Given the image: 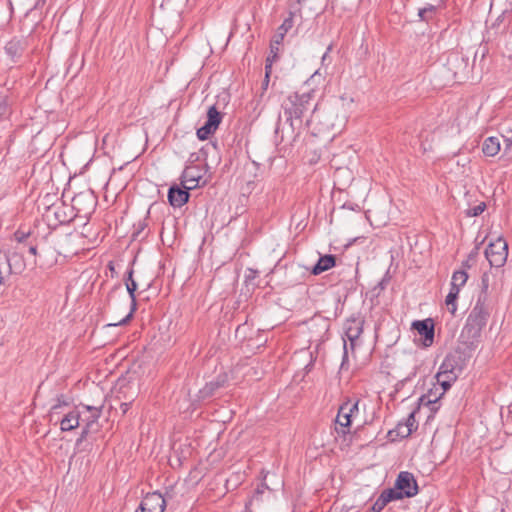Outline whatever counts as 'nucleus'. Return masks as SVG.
I'll use <instances>...</instances> for the list:
<instances>
[{
	"mask_svg": "<svg viewBox=\"0 0 512 512\" xmlns=\"http://www.w3.org/2000/svg\"><path fill=\"white\" fill-rule=\"evenodd\" d=\"M485 300V296L478 297L460 333L459 339L467 347H474L479 342L481 332L487 324L490 313Z\"/></svg>",
	"mask_w": 512,
	"mask_h": 512,
	"instance_id": "1",
	"label": "nucleus"
},
{
	"mask_svg": "<svg viewBox=\"0 0 512 512\" xmlns=\"http://www.w3.org/2000/svg\"><path fill=\"white\" fill-rule=\"evenodd\" d=\"M314 91L295 92L290 94L282 103L286 121L294 128V121L302 122V118L309 111L314 112L317 105L313 103Z\"/></svg>",
	"mask_w": 512,
	"mask_h": 512,
	"instance_id": "2",
	"label": "nucleus"
},
{
	"mask_svg": "<svg viewBox=\"0 0 512 512\" xmlns=\"http://www.w3.org/2000/svg\"><path fill=\"white\" fill-rule=\"evenodd\" d=\"M349 403L350 399L347 397L343 404L340 405L334 421L335 441L342 450L345 448L349 449L352 443V434L350 431L352 424V406H350Z\"/></svg>",
	"mask_w": 512,
	"mask_h": 512,
	"instance_id": "3",
	"label": "nucleus"
},
{
	"mask_svg": "<svg viewBox=\"0 0 512 512\" xmlns=\"http://www.w3.org/2000/svg\"><path fill=\"white\" fill-rule=\"evenodd\" d=\"M485 257L491 267L500 268L504 266L508 257V244L499 237L494 242L489 243L485 249Z\"/></svg>",
	"mask_w": 512,
	"mask_h": 512,
	"instance_id": "4",
	"label": "nucleus"
},
{
	"mask_svg": "<svg viewBox=\"0 0 512 512\" xmlns=\"http://www.w3.org/2000/svg\"><path fill=\"white\" fill-rule=\"evenodd\" d=\"M97 205V199L90 190L79 192L72 198V210L76 211V215L83 217L90 216Z\"/></svg>",
	"mask_w": 512,
	"mask_h": 512,
	"instance_id": "5",
	"label": "nucleus"
},
{
	"mask_svg": "<svg viewBox=\"0 0 512 512\" xmlns=\"http://www.w3.org/2000/svg\"><path fill=\"white\" fill-rule=\"evenodd\" d=\"M223 115L217 110L215 105L209 107L207 111V120L205 124L197 129V137L200 140H206L211 134H213L219 127L222 121Z\"/></svg>",
	"mask_w": 512,
	"mask_h": 512,
	"instance_id": "6",
	"label": "nucleus"
},
{
	"mask_svg": "<svg viewBox=\"0 0 512 512\" xmlns=\"http://www.w3.org/2000/svg\"><path fill=\"white\" fill-rule=\"evenodd\" d=\"M165 508V498L155 491L144 496L135 512H164Z\"/></svg>",
	"mask_w": 512,
	"mask_h": 512,
	"instance_id": "7",
	"label": "nucleus"
},
{
	"mask_svg": "<svg viewBox=\"0 0 512 512\" xmlns=\"http://www.w3.org/2000/svg\"><path fill=\"white\" fill-rule=\"evenodd\" d=\"M394 485L405 498L413 497L418 493V485L416 479L410 472H400Z\"/></svg>",
	"mask_w": 512,
	"mask_h": 512,
	"instance_id": "8",
	"label": "nucleus"
},
{
	"mask_svg": "<svg viewBox=\"0 0 512 512\" xmlns=\"http://www.w3.org/2000/svg\"><path fill=\"white\" fill-rule=\"evenodd\" d=\"M8 266L9 274H21L25 268L26 263L24 257L21 253L16 251H8L4 253L3 257H1V266Z\"/></svg>",
	"mask_w": 512,
	"mask_h": 512,
	"instance_id": "9",
	"label": "nucleus"
},
{
	"mask_svg": "<svg viewBox=\"0 0 512 512\" xmlns=\"http://www.w3.org/2000/svg\"><path fill=\"white\" fill-rule=\"evenodd\" d=\"M192 190L188 185H183V188L178 185H172L168 190V202L174 208H180L185 205L190 197L189 191Z\"/></svg>",
	"mask_w": 512,
	"mask_h": 512,
	"instance_id": "10",
	"label": "nucleus"
},
{
	"mask_svg": "<svg viewBox=\"0 0 512 512\" xmlns=\"http://www.w3.org/2000/svg\"><path fill=\"white\" fill-rule=\"evenodd\" d=\"M412 328L416 330L419 335L423 336V344L425 346H430L433 343L435 329L434 322L431 318L414 321Z\"/></svg>",
	"mask_w": 512,
	"mask_h": 512,
	"instance_id": "11",
	"label": "nucleus"
},
{
	"mask_svg": "<svg viewBox=\"0 0 512 512\" xmlns=\"http://www.w3.org/2000/svg\"><path fill=\"white\" fill-rule=\"evenodd\" d=\"M465 366V359L459 351L449 353L440 365L441 369L447 372H454L456 375H460Z\"/></svg>",
	"mask_w": 512,
	"mask_h": 512,
	"instance_id": "12",
	"label": "nucleus"
},
{
	"mask_svg": "<svg viewBox=\"0 0 512 512\" xmlns=\"http://www.w3.org/2000/svg\"><path fill=\"white\" fill-rule=\"evenodd\" d=\"M27 49V40L24 38H12L5 45V52L13 62H18Z\"/></svg>",
	"mask_w": 512,
	"mask_h": 512,
	"instance_id": "13",
	"label": "nucleus"
},
{
	"mask_svg": "<svg viewBox=\"0 0 512 512\" xmlns=\"http://www.w3.org/2000/svg\"><path fill=\"white\" fill-rule=\"evenodd\" d=\"M202 169L197 165L186 166L181 175V184L187 185L189 181H192V185H188L189 188L195 189L199 186V182L202 179Z\"/></svg>",
	"mask_w": 512,
	"mask_h": 512,
	"instance_id": "14",
	"label": "nucleus"
},
{
	"mask_svg": "<svg viewBox=\"0 0 512 512\" xmlns=\"http://www.w3.org/2000/svg\"><path fill=\"white\" fill-rule=\"evenodd\" d=\"M447 65L453 71L454 76H457L459 72H464L467 69L468 58L458 52H452L448 56Z\"/></svg>",
	"mask_w": 512,
	"mask_h": 512,
	"instance_id": "15",
	"label": "nucleus"
},
{
	"mask_svg": "<svg viewBox=\"0 0 512 512\" xmlns=\"http://www.w3.org/2000/svg\"><path fill=\"white\" fill-rule=\"evenodd\" d=\"M49 212H53L54 218L58 224H68L74 217L72 209L68 208L64 203L52 205Z\"/></svg>",
	"mask_w": 512,
	"mask_h": 512,
	"instance_id": "16",
	"label": "nucleus"
},
{
	"mask_svg": "<svg viewBox=\"0 0 512 512\" xmlns=\"http://www.w3.org/2000/svg\"><path fill=\"white\" fill-rule=\"evenodd\" d=\"M81 421V413L77 409H73L68 413L64 414L60 420V429L65 431H71L77 428Z\"/></svg>",
	"mask_w": 512,
	"mask_h": 512,
	"instance_id": "17",
	"label": "nucleus"
},
{
	"mask_svg": "<svg viewBox=\"0 0 512 512\" xmlns=\"http://www.w3.org/2000/svg\"><path fill=\"white\" fill-rule=\"evenodd\" d=\"M226 381V375H218L215 380L206 383V385L200 390L201 397L208 398L213 396L216 390L225 385Z\"/></svg>",
	"mask_w": 512,
	"mask_h": 512,
	"instance_id": "18",
	"label": "nucleus"
},
{
	"mask_svg": "<svg viewBox=\"0 0 512 512\" xmlns=\"http://www.w3.org/2000/svg\"><path fill=\"white\" fill-rule=\"evenodd\" d=\"M336 257L334 255L328 254L321 256L317 263L313 266L311 272L314 275H319L323 273L324 271H327L328 269L335 266Z\"/></svg>",
	"mask_w": 512,
	"mask_h": 512,
	"instance_id": "19",
	"label": "nucleus"
},
{
	"mask_svg": "<svg viewBox=\"0 0 512 512\" xmlns=\"http://www.w3.org/2000/svg\"><path fill=\"white\" fill-rule=\"evenodd\" d=\"M138 286H129V284L126 286L127 292L129 294L130 298V311L129 313L121 319L118 323L113 324L114 326L118 325H125L127 324L133 317L134 312L137 309V299H136V290Z\"/></svg>",
	"mask_w": 512,
	"mask_h": 512,
	"instance_id": "20",
	"label": "nucleus"
},
{
	"mask_svg": "<svg viewBox=\"0 0 512 512\" xmlns=\"http://www.w3.org/2000/svg\"><path fill=\"white\" fill-rule=\"evenodd\" d=\"M445 6L444 0H439L438 4L432 5L427 4L425 7L420 8L418 11V17L420 21L429 22L436 15L438 9L443 8Z\"/></svg>",
	"mask_w": 512,
	"mask_h": 512,
	"instance_id": "21",
	"label": "nucleus"
},
{
	"mask_svg": "<svg viewBox=\"0 0 512 512\" xmlns=\"http://www.w3.org/2000/svg\"><path fill=\"white\" fill-rule=\"evenodd\" d=\"M294 13L289 12V16L284 19L283 23L278 27L277 33L273 36L275 44H282L285 35L294 25Z\"/></svg>",
	"mask_w": 512,
	"mask_h": 512,
	"instance_id": "22",
	"label": "nucleus"
},
{
	"mask_svg": "<svg viewBox=\"0 0 512 512\" xmlns=\"http://www.w3.org/2000/svg\"><path fill=\"white\" fill-rule=\"evenodd\" d=\"M350 343V347L352 348V334H351V327L348 326L346 331H345V338H343V358H342V363H341V366H340V374L342 373V371L344 369L348 370V367H349V356H348V344L347 343Z\"/></svg>",
	"mask_w": 512,
	"mask_h": 512,
	"instance_id": "23",
	"label": "nucleus"
},
{
	"mask_svg": "<svg viewBox=\"0 0 512 512\" xmlns=\"http://www.w3.org/2000/svg\"><path fill=\"white\" fill-rule=\"evenodd\" d=\"M482 151L486 156L492 157L500 151V141L497 137H488L485 139Z\"/></svg>",
	"mask_w": 512,
	"mask_h": 512,
	"instance_id": "24",
	"label": "nucleus"
},
{
	"mask_svg": "<svg viewBox=\"0 0 512 512\" xmlns=\"http://www.w3.org/2000/svg\"><path fill=\"white\" fill-rule=\"evenodd\" d=\"M436 390H438L436 388ZM440 393H437V391H433L432 389L428 391L427 394L423 395L420 398V403L422 405L430 406V410L432 412H436L439 409V406L437 405L438 400L441 398Z\"/></svg>",
	"mask_w": 512,
	"mask_h": 512,
	"instance_id": "25",
	"label": "nucleus"
},
{
	"mask_svg": "<svg viewBox=\"0 0 512 512\" xmlns=\"http://www.w3.org/2000/svg\"><path fill=\"white\" fill-rule=\"evenodd\" d=\"M100 425L99 422H86L83 426L82 432L79 438L76 441V444L79 445L82 441L86 440L90 434H94L99 432Z\"/></svg>",
	"mask_w": 512,
	"mask_h": 512,
	"instance_id": "26",
	"label": "nucleus"
},
{
	"mask_svg": "<svg viewBox=\"0 0 512 512\" xmlns=\"http://www.w3.org/2000/svg\"><path fill=\"white\" fill-rule=\"evenodd\" d=\"M251 165H252V168L254 169L253 179L245 180V184L242 187L243 193H247V194H251L254 191V189L256 188L257 181H258L257 171L259 170V167H260V165L255 161H252Z\"/></svg>",
	"mask_w": 512,
	"mask_h": 512,
	"instance_id": "27",
	"label": "nucleus"
},
{
	"mask_svg": "<svg viewBox=\"0 0 512 512\" xmlns=\"http://www.w3.org/2000/svg\"><path fill=\"white\" fill-rule=\"evenodd\" d=\"M412 434V428H408L403 422H399L397 426L388 432L389 437L394 440L395 437L407 438Z\"/></svg>",
	"mask_w": 512,
	"mask_h": 512,
	"instance_id": "28",
	"label": "nucleus"
},
{
	"mask_svg": "<svg viewBox=\"0 0 512 512\" xmlns=\"http://www.w3.org/2000/svg\"><path fill=\"white\" fill-rule=\"evenodd\" d=\"M468 280V274L464 270H457L453 273L451 278V288L460 291V288L465 285Z\"/></svg>",
	"mask_w": 512,
	"mask_h": 512,
	"instance_id": "29",
	"label": "nucleus"
},
{
	"mask_svg": "<svg viewBox=\"0 0 512 512\" xmlns=\"http://www.w3.org/2000/svg\"><path fill=\"white\" fill-rule=\"evenodd\" d=\"M380 496L383 498L386 504L394 500H401L405 498L395 486L393 488L383 490Z\"/></svg>",
	"mask_w": 512,
	"mask_h": 512,
	"instance_id": "30",
	"label": "nucleus"
},
{
	"mask_svg": "<svg viewBox=\"0 0 512 512\" xmlns=\"http://www.w3.org/2000/svg\"><path fill=\"white\" fill-rule=\"evenodd\" d=\"M87 412H89V416L85 419L81 418V421L84 422H99V418L102 413L101 407L94 406H84Z\"/></svg>",
	"mask_w": 512,
	"mask_h": 512,
	"instance_id": "31",
	"label": "nucleus"
},
{
	"mask_svg": "<svg viewBox=\"0 0 512 512\" xmlns=\"http://www.w3.org/2000/svg\"><path fill=\"white\" fill-rule=\"evenodd\" d=\"M459 292L460 291L450 287V291H449V293H448V295L446 296V299H445V303H446V305L448 307V310L452 314H455V312L457 310L456 299L458 297Z\"/></svg>",
	"mask_w": 512,
	"mask_h": 512,
	"instance_id": "32",
	"label": "nucleus"
},
{
	"mask_svg": "<svg viewBox=\"0 0 512 512\" xmlns=\"http://www.w3.org/2000/svg\"><path fill=\"white\" fill-rule=\"evenodd\" d=\"M435 377L437 381L449 380L451 378V382H455L458 378V375H456L454 372H447L446 370L439 368V371Z\"/></svg>",
	"mask_w": 512,
	"mask_h": 512,
	"instance_id": "33",
	"label": "nucleus"
},
{
	"mask_svg": "<svg viewBox=\"0 0 512 512\" xmlns=\"http://www.w3.org/2000/svg\"><path fill=\"white\" fill-rule=\"evenodd\" d=\"M148 224L146 219L138 221L136 224H134L133 228L134 231L132 233L133 239H138L141 235V233L147 228Z\"/></svg>",
	"mask_w": 512,
	"mask_h": 512,
	"instance_id": "34",
	"label": "nucleus"
},
{
	"mask_svg": "<svg viewBox=\"0 0 512 512\" xmlns=\"http://www.w3.org/2000/svg\"><path fill=\"white\" fill-rule=\"evenodd\" d=\"M485 209H486L485 202H480L478 205L469 208L467 210L466 214L469 217H476V216L481 215L484 212Z\"/></svg>",
	"mask_w": 512,
	"mask_h": 512,
	"instance_id": "35",
	"label": "nucleus"
},
{
	"mask_svg": "<svg viewBox=\"0 0 512 512\" xmlns=\"http://www.w3.org/2000/svg\"><path fill=\"white\" fill-rule=\"evenodd\" d=\"M68 403L63 399V396H60L57 398V404L53 405L51 407V411H50V416L51 418H53L56 414H59V410L63 407V406H67Z\"/></svg>",
	"mask_w": 512,
	"mask_h": 512,
	"instance_id": "36",
	"label": "nucleus"
},
{
	"mask_svg": "<svg viewBox=\"0 0 512 512\" xmlns=\"http://www.w3.org/2000/svg\"><path fill=\"white\" fill-rule=\"evenodd\" d=\"M280 45L281 44H275L274 40L271 39V42H270V53H269V55L267 56L266 59H270V60L275 62L278 59Z\"/></svg>",
	"mask_w": 512,
	"mask_h": 512,
	"instance_id": "37",
	"label": "nucleus"
},
{
	"mask_svg": "<svg viewBox=\"0 0 512 512\" xmlns=\"http://www.w3.org/2000/svg\"><path fill=\"white\" fill-rule=\"evenodd\" d=\"M30 234H31L30 231L26 232L22 229H18L17 231H15L14 237H15L16 241H18L19 243H22L30 236Z\"/></svg>",
	"mask_w": 512,
	"mask_h": 512,
	"instance_id": "38",
	"label": "nucleus"
},
{
	"mask_svg": "<svg viewBox=\"0 0 512 512\" xmlns=\"http://www.w3.org/2000/svg\"><path fill=\"white\" fill-rule=\"evenodd\" d=\"M386 502L383 500V498L379 495L377 500L374 502V504L370 507L374 512H381L384 507L386 506Z\"/></svg>",
	"mask_w": 512,
	"mask_h": 512,
	"instance_id": "39",
	"label": "nucleus"
},
{
	"mask_svg": "<svg viewBox=\"0 0 512 512\" xmlns=\"http://www.w3.org/2000/svg\"><path fill=\"white\" fill-rule=\"evenodd\" d=\"M403 423L406 424L408 428H412V432L416 430L417 425L415 420V411H412Z\"/></svg>",
	"mask_w": 512,
	"mask_h": 512,
	"instance_id": "40",
	"label": "nucleus"
},
{
	"mask_svg": "<svg viewBox=\"0 0 512 512\" xmlns=\"http://www.w3.org/2000/svg\"><path fill=\"white\" fill-rule=\"evenodd\" d=\"M133 269H129L127 271V276L124 278L125 286L129 284V286H137L136 281L133 278Z\"/></svg>",
	"mask_w": 512,
	"mask_h": 512,
	"instance_id": "41",
	"label": "nucleus"
},
{
	"mask_svg": "<svg viewBox=\"0 0 512 512\" xmlns=\"http://www.w3.org/2000/svg\"><path fill=\"white\" fill-rule=\"evenodd\" d=\"M437 383L441 386V392H440V396H443L444 393L451 387L452 383L451 382V378L449 380H444V381H437Z\"/></svg>",
	"mask_w": 512,
	"mask_h": 512,
	"instance_id": "42",
	"label": "nucleus"
},
{
	"mask_svg": "<svg viewBox=\"0 0 512 512\" xmlns=\"http://www.w3.org/2000/svg\"><path fill=\"white\" fill-rule=\"evenodd\" d=\"M481 283H482V293L486 294L487 289L489 287V276H488L487 273L483 274L482 279H481Z\"/></svg>",
	"mask_w": 512,
	"mask_h": 512,
	"instance_id": "43",
	"label": "nucleus"
},
{
	"mask_svg": "<svg viewBox=\"0 0 512 512\" xmlns=\"http://www.w3.org/2000/svg\"><path fill=\"white\" fill-rule=\"evenodd\" d=\"M274 61L270 59H266L265 61V76H268L270 78V75L272 73V65Z\"/></svg>",
	"mask_w": 512,
	"mask_h": 512,
	"instance_id": "44",
	"label": "nucleus"
},
{
	"mask_svg": "<svg viewBox=\"0 0 512 512\" xmlns=\"http://www.w3.org/2000/svg\"><path fill=\"white\" fill-rule=\"evenodd\" d=\"M8 112V104L5 100L0 101V119Z\"/></svg>",
	"mask_w": 512,
	"mask_h": 512,
	"instance_id": "45",
	"label": "nucleus"
},
{
	"mask_svg": "<svg viewBox=\"0 0 512 512\" xmlns=\"http://www.w3.org/2000/svg\"><path fill=\"white\" fill-rule=\"evenodd\" d=\"M267 489H269V488H268V486H267V484H266L265 482H262V483H260V484L257 486V488H256L255 492H256V494L261 495V494H263V493L265 492V490H267Z\"/></svg>",
	"mask_w": 512,
	"mask_h": 512,
	"instance_id": "46",
	"label": "nucleus"
},
{
	"mask_svg": "<svg viewBox=\"0 0 512 512\" xmlns=\"http://www.w3.org/2000/svg\"><path fill=\"white\" fill-rule=\"evenodd\" d=\"M375 431L371 432L369 435H366V438L363 443L360 444V447L365 446L367 443H371L375 439Z\"/></svg>",
	"mask_w": 512,
	"mask_h": 512,
	"instance_id": "47",
	"label": "nucleus"
},
{
	"mask_svg": "<svg viewBox=\"0 0 512 512\" xmlns=\"http://www.w3.org/2000/svg\"><path fill=\"white\" fill-rule=\"evenodd\" d=\"M269 81H270V78L268 76H265L263 81H262V85H261V88H262L263 91L267 90L268 85H269Z\"/></svg>",
	"mask_w": 512,
	"mask_h": 512,
	"instance_id": "48",
	"label": "nucleus"
},
{
	"mask_svg": "<svg viewBox=\"0 0 512 512\" xmlns=\"http://www.w3.org/2000/svg\"><path fill=\"white\" fill-rule=\"evenodd\" d=\"M29 252H30L32 255L36 256V255H37V246H36V245H31V246L29 247Z\"/></svg>",
	"mask_w": 512,
	"mask_h": 512,
	"instance_id": "49",
	"label": "nucleus"
},
{
	"mask_svg": "<svg viewBox=\"0 0 512 512\" xmlns=\"http://www.w3.org/2000/svg\"><path fill=\"white\" fill-rule=\"evenodd\" d=\"M365 219H368V217L366 216V214H363V213H361V212H360V213H359V215H358V219H357V221H359V222H364V221H365Z\"/></svg>",
	"mask_w": 512,
	"mask_h": 512,
	"instance_id": "50",
	"label": "nucleus"
},
{
	"mask_svg": "<svg viewBox=\"0 0 512 512\" xmlns=\"http://www.w3.org/2000/svg\"><path fill=\"white\" fill-rule=\"evenodd\" d=\"M197 160H198V155H197V154H195V153H192V154L190 155V157H189V162H190V163H193V162H195V161H197Z\"/></svg>",
	"mask_w": 512,
	"mask_h": 512,
	"instance_id": "51",
	"label": "nucleus"
},
{
	"mask_svg": "<svg viewBox=\"0 0 512 512\" xmlns=\"http://www.w3.org/2000/svg\"><path fill=\"white\" fill-rule=\"evenodd\" d=\"M360 432H361V429H360V428H358V429L354 430V432H353L354 440H357V439H359V438H360Z\"/></svg>",
	"mask_w": 512,
	"mask_h": 512,
	"instance_id": "52",
	"label": "nucleus"
},
{
	"mask_svg": "<svg viewBox=\"0 0 512 512\" xmlns=\"http://www.w3.org/2000/svg\"><path fill=\"white\" fill-rule=\"evenodd\" d=\"M121 409L123 411V413H126L129 409V404L128 403H122L121 404Z\"/></svg>",
	"mask_w": 512,
	"mask_h": 512,
	"instance_id": "53",
	"label": "nucleus"
},
{
	"mask_svg": "<svg viewBox=\"0 0 512 512\" xmlns=\"http://www.w3.org/2000/svg\"><path fill=\"white\" fill-rule=\"evenodd\" d=\"M249 271H250L251 274L247 275V278L250 279L252 277H255V274L257 273V271L252 270V269H250Z\"/></svg>",
	"mask_w": 512,
	"mask_h": 512,
	"instance_id": "54",
	"label": "nucleus"
},
{
	"mask_svg": "<svg viewBox=\"0 0 512 512\" xmlns=\"http://www.w3.org/2000/svg\"><path fill=\"white\" fill-rule=\"evenodd\" d=\"M361 332H362V327H359V328H358L357 335H354V336H353L354 342L356 341V338L360 335V333H361Z\"/></svg>",
	"mask_w": 512,
	"mask_h": 512,
	"instance_id": "55",
	"label": "nucleus"
},
{
	"mask_svg": "<svg viewBox=\"0 0 512 512\" xmlns=\"http://www.w3.org/2000/svg\"><path fill=\"white\" fill-rule=\"evenodd\" d=\"M353 409H354V414H355L356 412H358V401L354 402Z\"/></svg>",
	"mask_w": 512,
	"mask_h": 512,
	"instance_id": "56",
	"label": "nucleus"
},
{
	"mask_svg": "<svg viewBox=\"0 0 512 512\" xmlns=\"http://www.w3.org/2000/svg\"><path fill=\"white\" fill-rule=\"evenodd\" d=\"M509 417L512 418V403L508 406Z\"/></svg>",
	"mask_w": 512,
	"mask_h": 512,
	"instance_id": "57",
	"label": "nucleus"
},
{
	"mask_svg": "<svg viewBox=\"0 0 512 512\" xmlns=\"http://www.w3.org/2000/svg\"><path fill=\"white\" fill-rule=\"evenodd\" d=\"M280 121H281V117L279 116V117H278V121H277V127H276V132L278 131V128H279V124H280Z\"/></svg>",
	"mask_w": 512,
	"mask_h": 512,
	"instance_id": "58",
	"label": "nucleus"
},
{
	"mask_svg": "<svg viewBox=\"0 0 512 512\" xmlns=\"http://www.w3.org/2000/svg\"><path fill=\"white\" fill-rule=\"evenodd\" d=\"M108 266H109V268H110V270H111V271H113V270H114V267H113V265H112V262H110Z\"/></svg>",
	"mask_w": 512,
	"mask_h": 512,
	"instance_id": "59",
	"label": "nucleus"
},
{
	"mask_svg": "<svg viewBox=\"0 0 512 512\" xmlns=\"http://www.w3.org/2000/svg\"><path fill=\"white\" fill-rule=\"evenodd\" d=\"M359 239H361V237H354V239H353L354 244H355Z\"/></svg>",
	"mask_w": 512,
	"mask_h": 512,
	"instance_id": "60",
	"label": "nucleus"
},
{
	"mask_svg": "<svg viewBox=\"0 0 512 512\" xmlns=\"http://www.w3.org/2000/svg\"><path fill=\"white\" fill-rule=\"evenodd\" d=\"M328 51L323 55L322 61H325Z\"/></svg>",
	"mask_w": 512,
	"mask_h": 512,
	"instance_id": "61",
	"label": "nucleus"
},
{
	"mask_svg": "<svg viewBox=\"0 0 512 512\" xmlns=\"http://www.w3.org/2000/svg\"><path fill=\"white\" fill-rule=\"evenodd\" d=\"M366 512H374L371 508H369Z\"/></svg>",
	"mask_w": 512,
	"mask_h": 512,
	"instance_id": "62",
	"label": "nucleus"
}]
</instances>
